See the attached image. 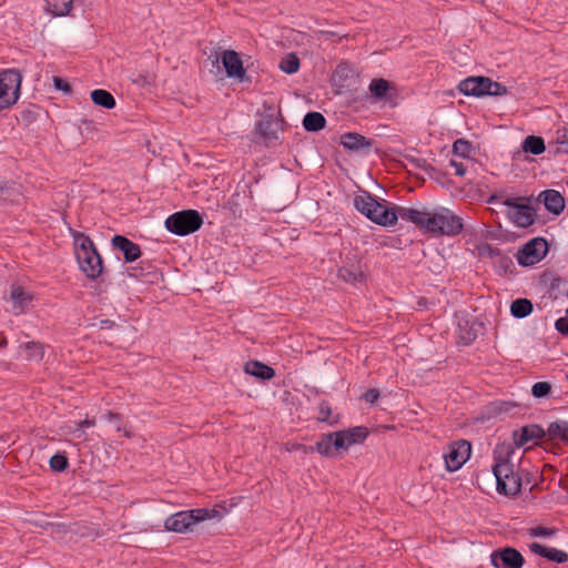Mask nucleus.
<instances>
[{"label":"nucleus","instance_id":"6e6552de","mask_svg":"<svg viewBox=\"0 0 568 568\" xmlns=\"http://www.w3.org/2000/svg\"><path fill=\"white\" fill-rule=\"evenodd\" d=\"M548 252V242L542 237L528 241L517 253L521 266H531L540 262Z\"/></svg>","mask_w":568,"mask_h":568},{"label":"nucleus","instance_id":"f8f14e48","mask_svg":"<svg viewBox=\"0 0 568 568\" xmlns=\"http://www.w3.org/2000/svg\"><path fill=\"white\" fill-rule=\"evenodd\" d=\"M495 568H521L525 564L523 555L513 547L494 550L490 555Z\"/></svg>","mask_w":568,"mask_h":568},{"label":"nucleus","instance_id":"3c124183","mask_svg":"<svg viewBox=\"0 0 568 568\" xmlns=\"http://www.w3.org/2000/svg\"><path fill=\"white\" fill-rule=\"evenodd\" d=\"M487 252H488V256L495 262L501 254L503 252L498 248V247H494L491 245H487L486 247Z\"/></svg>","mask_w":568,"mask_h":568},{"label":"nucleus","instance_id":"09e8293b","mask_svg":"<svg viewBox=\"0 0 568 568\" xmlns=\"http://www.w3.org/2000/svg\"><path fill=\"white\" fill-rule=\"evenodd\" d=\"M566 313H567V316H565V317H560V318H558V320L556 321V323H555V327H556V329H557L560 334H562V335H565V336H568V307H567Z\"/></svg>","mask_w":568,"mask_h":568},{"label":"nucleus","instance_id":"dca6fc26","mask_svg":"<svg viewBox=\"0 0 568 568\" xmlns=\"http://www.w3.org/2000/svg\"><path fill=\"white\" fill-rule=\"evenodd\" d=\"M547 437V429L541 426L532 424L521 427L514 432V440L518 447H523L528 443Z\"/></svg>","mask_w":568,"mask_h":568},{"label":"nucleus","instance_id":"37998d69","mask_svg":"<svg viewBox=\"0 0 568 568\" xmlns=\"http://www.w3.org/2000/svg\"><path fill=\"white\" fill-rule=\"evenodd\" d=\"M338 276L347 283H354L358 280L359 274L356 272H353L352 270H349L347 267H342L338 271Z\"/></svg>","mask_w":568,"mask_h":568},{"label":"nucleus","instance_id":"e433bc0d","mask_svg":"<svg viewBox=\"0 0 568 568\" xmlns=\"http://www.w3.org/2000/svg\"><path fill=\"white\" fill-rule=\"evenodd\" d=\"M556 143L558 153H568V129L560 128L556 131Z\"/></svg>","mask_w":568,"mask_h":568},{"label":"nucleus","instance_id":"bf43d9fd","mask_svg":"<svg viewBox=\"0 0 568 568\" xmlns=\"http://www.w3.org/2000/svg\"><path fill=\"white\" fill-rule=\"evenodd\" d=\"M115 426L118 432H122L123 427L121 426V422H115Z\"/></svg>","mask_w":568,"mask_h":568},{"label":"nucleus","instance_id":"5fc2aeb1","mask_svg":"<svg viewBox=\"0 0 568 568\" xmlns=\"http://www.w3.org/2000/svg\"><path fill=\"white\" fill-rule=\"evenodd\" d=\"M37 348L38 351H41V346L34 342L28 343L27 348Z\"/></svg>","mask_w":568,"mask_h":568},{"label":"nucleus","instance_id":"423d86ee","mask_svg":"<svg viewBox=\"0 0 568 568\" xmlns=\"http://www.w3.org/2000/svg\"><path fill=\"white\" fill-rule=\"evenodd\" d=\"M203 224L201 214L195 210H184L171 214L165 220V227L176 235H189L196 232Z\"/></svg>","mask_w":568,"mask_h":568},{"label":"nucleus","instance_id":"aec40b11","mask_svg":"<svg viewBox=\"0 0 568 568\" xmlns=\"http://www.w3.org/2000/svg\"><path fill=\"white\" fill-rule=\"evenodd\" d=\"M529 549L531 552L557 564H562L568 560V554L565 551L556 548H547L539 542L530 544Z\"/></svg>","mask_w":568,"mask_h":568},{"label":"nucleus","instance_id":"9d476101","mask_svg":"<svg viewBox=\"0 0 568 568\" xmlns=\"http://www.w3.org/2000/svg\"><path fill=\"white\" fill-rule=\"evenodd\" d=\"M283 130V121L273 113H265L255 125V131L268 144L280 140L278 132Z\"/></svg>","mask_w":568,"mask_h":568},{"label":"nucleus","instance_id":"864d4df0","mask_svg":"<svg viewBox=\"0 0 568 568\" xmlns=\"http://www.w3.org/2000/svg\"><path fill=\"white\" fill-rule=\"evenodd\" d=\"M296 449L297 450H302L304 454H311V453H314L316 450V446L313 447V446H306V445H302V444H296Z\"/></svg>","mask_w":568,"mask_h":568},{"label":"nucleus","instance_id":"1a4fd4ad","mask_svg":"<svg viewBox=\"0 0 568 568\" xmlns=\"http://www.w3.org/2000/svg\"><path fill=\"white\" fill-rule=\"evenodd\" d=\"M470 452V443L465 439H459L450 444L448 452L444 454L446 469L448 471L458 470L468 460Z\"/></svg>","mask_w":568,"mask_h":568},{"label":"nucleus","instance_id":"0eeeda50","mask_svg":"<svg viewBox=\"0 0 568 568\" xmlns=\"http://www.w3.org/2000/svg\"><path fill=\"white\" fill-rule=\"evenodd\" d=\"M21 80L20 72L14 69L0 72V111L8 109L17 102Z\"/></svg>","mask_w":568,"mask_h":568},{"label":"nucleus","instance_id":"39448f33","mask_svg":"<svg viewBox=\"0 0 568 568\" xmlns=\"http://www.w3.org/2000/svg\"><path fill=\"white\" fill-rule=\"evenodd\" d=\"M524 201H528V199L507 196L503 200V195L499 194H493L488 199V203L490 204L500 203L507 206V215L515 225L520 227H528L534 224L536 212L532 206L523 203Z\"/></svg>","mask_w":568,"mask_h":568},{"label":"nucleus","instance_id":"c85d7f7f","mask_svg":"<svg viewBox=\"0 0 568 568\" xmlns=\"http://www.w3.org/2000/svg\"><path fill=\"white\" fill-rule=\"evenodd\" d=\"M374 201L375 197L371 193L365 192L363 195H356L354 197V206L358 212L369 219Z\"/></svg>","mask_w":568,"mask_h":568},{"label":"nucleus","instance_id":"4be33fe9","mask_svg":"<svg viewBox=\"0 0 568 568\" xmlns=\"http://www.w3.org/2000/svg\"><path fill=\"white\" fill-rule=\"evenodd\" d=\"M547 437L550 440H561L568 443V422L555 420L548 425Z\"/></svg>","mask_w":568,"mask_h":568},{"label":"nucleus","instance_id":"9b49d317","mask_svg":"<svg viewBox=\"0 0 568 568\" xmlns=\"http://www.w3.org/2000/svg\"><path fill=\"white\" fill-rule=\"evenodd\" d=\"M402 210H410V207L395 206L389 209L375 199L369 220L383 226H392L396 224L398 219H402Z\"/></svg>","mask_w":568,"mask_h":568},{"label":"nucleus","instance_id":"20e7f679","mask_svg":"<svg viewBox=\"0 0 568 568\" xmlns=\"http://www.w3.org/2000/svg\"><path fill=\"white\" fill-rule=\"evenodd\" d=\"M217 517H220V511L214 508L182 510L169 516L164 521V527L169 531L184 534L186 531H193V527L197 523Z\"/></svg>","mask_w":568,"mask_h":568},{"label":"nucleus","instance_id":"58836bf2","mask_svg":"<svg viewBox=\"0 0 568 568\" xmlns=\"http://www.w3.org/2000/svg\"><path fill=\"white\" fill-rule=\"evenodd\" d=\"M318 413H320V415L317 417L318 422H326V423H329L331 425L336 423V420H333V422L329 420V417L332 415V407L327 400L320 402Z\"/></svg>","mask_w":568,"mask_h":568},{"label":"nucleus","instance_id":"b1692460","mask_svg":"<svg viewBox=\"0 0 568 568\" xmlns=\"http://www.w3.org/2000/svg\"><path fill=\"white\" fill-rule=\"evenodd\" d=\"M334 449H336V435L334 433L324 434L316 443V452L322 456H333Z\"/></svg>","mask_w":568,"mask_h":568},{"label":"nucleus","instance_id":"c756f323","mask_svg":"<svg viewBox=\"0 0 568 568\" xmlns=\"http://www.w3.org/2000/svg\"><path fill=\"white\" fill-rule=\"evenodd\" d=\"M389 89L390 82L385 79H374L369 84V92L377 100H385Z\"/></svg>","mask_w":568,"mask_h":568},{"label":"nucleus","instance_id":"4468645a","mask_svg":"<svg viewBox=\"0 0 568 568\" xmlns=\"http://www.w3.org/2000/svg\"><path fill=\"white\" fill-rule=\"evenodd\" d=\"M220 59L229 78L239 79L240 81L244 80L246 71L236 51L224 50Z\"/></svg>","mask_w":568,"mask_h":568},{"label":"nucleus","instance_id":"13d9d810","mask_svg":"<svg viewBox=\"0 0 568 568\" xmlns=\"http://www.w3.org/2000/svg\"><path fill=\"white\" fill-rule=\"evenodd\" d=\"M8 344L7 338L4 336H0V347H6Z\"/></svg>","mask_w":568,"mask_h":568},{"label":"nucleus","instance_id":"c9c22d12","mask_svg":"<svg viewBox=\"0 0 568 568\" xmlns=\"http://www.w3.org/2000/svg\"><path fill=\"white\" fill-rule=\"evenodd\" d=\"M50 468L54 471H64L69 467L68 457L64 454H55L50 458Z\"/></svg>","mask_w":568,"mask_h":568},{"label":"nucleus","instance_id":"a211bd4d","mask_svg":"<svg viewBox=\"0 0 568 568\" xmlns=\"http://www.w3.org/2000/svg\"><path fill=\"white\" fill-rule=\"evenodd\" d=\"M538 200L542 201L546 210L555 215H559L565 209V199L556 190L542 191Z\"/></svg>","mask_w":568,"mask_h":568},{"label":"nucleus","instance_id":"c03bdc74","mask_svg":"<svg viewBox=\"0 0 568 568\" xmlns=\"http://www.w3.org/2000/svg\"><path fill=\"white\" fill-rule=\"evenodd\" d=\"M487 88H488V92L486 93V95L498 97V95H503L507 92L506 87H504L499 82H495L493 80H491V85H489Z\"/></svg>","mask_w":568,"mask_h":568},{"label":"nucleus","instance_id":"a19ab883","mask_svg":"<svg viewBox=\"0 0 568 568\" xmlns=\"http://www.w3.org/2000/svg\"><path fill=\"white\" fill-rule=\"evenodd\" d=\"M557 532L556 528H548L542 526H536L528 529V535L531 537H552Z\"/></svg>","mask_w":568,"mask_h":568},{"label":"nucleus","instance_id":"393cba45","mask_svg":"<svg viewBox=\"0 0 568 568\" xmlns=\"http://www.w3.org/2000/svg\"><path fill=\"white\" fill-rule=\"evenodd\" d=\"M10 297L14 304V308L22 312L28 303L32 301V296L22 286H12Z\"/></svg>","mask_w":568,"mask_h":568},{"label":"nucleus","instance_id":"5701e85b","mask_svg":"<svg viewBox=\"0 0 568 568\" xmlns=\"http://www.w3.org/2000/svg\"><path fill=\"white\" fill-rule=\"evenodd\" d=\"M326 119L320 112H308L303 119V126L308 132H317L325 128Z\"/></svg>","mask_w":568,"mask_h":568},{"label":"nucleus","instance_id":"4d7b16f0","mask_svg":"<svg viewBox=\"0 0 568 568\" xmlns=\"http://www.w3.org/2000/svg\"><path fill=\"white\" fill-rule=\"evenodd\" d=\"M122 432L126 438H131L133 436L132 432L126 429L125 427L122 428Z\"/></svg>","mask_w":568,"mask_h":568},{"label":"nucleus","instance_id":"a18cd8bd","mask_svg":"<svg viewBox=\"0 0 568 568\" xmlns=\"http://www.w3.org/2000/svg\"><path fill=\"white\" fill-rule=\"evenodd\" d=\"M95 425V420L94 419H83V420H80V422H74V430L73 433H79L77 435L78 438H81L82 435H83V432H81V428H84V427H92Z\"/></svg>","mask_w":568,"mask_h":568},{"label":"nucleus","instance_id":"a878e982","mask_svg":"<svg viewBox=\"0 0 568 568\" xmlns=\"http://www.w3.org/2000/svg\"><path fill=\"white\" fill-rule=\"evenodd\" d=\"M48 12L55 17H64L70 13L73 0H45Z\"/></svg>","mask_w":568,"mask_h":568},{"label":"nucleus","instance_id":"ddd939ff","mask_svg":"<svg viewBox=\"0 0 568 568\" xmlns=\"http://www.w3.org/2000/svg\"><path fill=\"white\" fill-rule=\"evenodd\" d=\"M336 435V450L347 449L355 444H362L369 435L365 426H355L348 429L334 432Z\"/></svg>","mask_w":568,"mask_h":568},{"label":"nucleus","instance_id":"6ab92c4d","mask_svg":"<svg viewBox=\"0 0 568 568\" xmlns=\"http://www.w3.org/2000/svg\"><path fill=\"white\" fill-rule=\"evenodd\" d=\"M341 144L349 151H359L372 146L373 141L356 132H347L341 135Z\"/></svg>","mask_w":568,"mask_h":568},{"label":"nucleus","instance_id":"473e14b6","mask_svg":"<svg viewBox=\"0 0 568 568\" xmlns=\"http://www.w3.org/2000/svg\"><path fill=\"white\" fill-rule=\"evenodd\" d=\"M471 150H473L471 144L464 139H458L453 144L454 155L460 156V158L465 159L467 162L470 161L469 154H470Z\"/></svg>","mask_w":568,"mask_h":568},{"label":"nucleus","instance_id":"f257e3e1","mask_svg":"<svg viewBox=\"0 0 568 568\" xmlns=\"http://www.w3.org/2000/svg\"><path fill=\"white\" fill-rule=\"evenodd\" d=\"M402 220L415 224L424 233L455 236L463 229V219L444 206L402 210Z\"/></svg>","mask_w":568,"mask_h":568},{"label":"nucleus","instance_id":"6e6d98bb","mask_svg":"<svg viewBox=\"0 0 568 568\" xmlns=\"http://www.w3.org/2000/svg\"><path fill=\"white\" fill-rule=\"evenodd\" d=\"M101 324H102V326H101L102 328H104V327H111V326L113 325V322H112V321L106 320V321H102V322H101Z\"/></svg>","mask_w":568,"mask_h":568},{"label":"nucleus","instance_id":"f704fd0d","mask_svg":"<svg viewBox=\"0 0 568 568\" xmlns=\"http://www.w3.org/2000/svg\"><path fill=\"white\" fill-rule=\"evenodd\" d=\"M494 265L500 275L507 274L514 268L513 260L504 253L494 262Z\"/></svg>","mask_w":568,"mask_h":568},{"label":"nucleus","instance_id":"72a5a7b5","mask_svg":"<svg viewBox=\"0 0 568 568\" xmlns=\"http://www.w3.org/2000/svg\"><path fill=\"white\" fill-rule=\"evenodd\" d=\"M477 337V333L474 331L471 326H469L468 322L464 325L459 324L458 326V338L464 345L471 344Z\"/></svg>","mask_w":568,"mask_h":568},{"label":"nucleus","instance_id":"7ed1b4c3","mask_svg":"<svg viewBox=\"0 0 568 568\" xmlns=\"http://www.w3.org/2000/svg\"><path fill=\"white\" fill-rule=\"evenodd\" d=\"M70 234L74 242L75 255L81 271L89 278L99 277L103 271V262L93 241L84 233L72 229Z\"/></svg>","mask_w":568,"mask_h":568},{"label":"nucleus","instance_id":"7c9ffc66","mask_svg":"<svg viewBox=\"0 0 568 568\" xmlns=\"http://www.w3.org/2000/svg\"><path fill=\"white\" fill-rule=\"evenodd\" d=\"M523 149L525 152L539 155L545 151V142L540 136L529 135L524 140Z\"/></svg>","mask_w":568,"mask_h":568},{"label":"nucleus","instance_id":"bb28decb","mask_svg":"<svg viewBox=\"0 0 568 568\" xmlns=\"http://www.w3.org/2000/svg\"><path fill=\"white\" fill-rule=\"evenodd\" d=\"M91 100L95 105L104 109H113L115 106L114 97L106 90L95 89L91 92Z\"/></svg>","mask_w":568,"mask_h":568},{"label":"nucleus","instance_id":"603ef678","mask_svg":"<svg viewBox=\"0 0 568 568\" xmlns=\"http://www.w3.org/2000/svg\"><path fill=\"white\" fill-rule=\"evenodd\" d=\"M108 422H121L122 420V416L118 413H113L111 410H109L106 414H104L103 416Z\"/></svg>","mask_w":568,"mask_h":568},{"label":"nucleus","instance_id":"cd10ccee","mask_svg":"<svg viewBox=\"0 0 568 568\" xmlns=\"http://www.w3.org/2000/svg\"><path fill=\"white\" fill-rule=\"evenodd\" d=\"M534 305L528 298H517L510 305V313L516 318H524L531 314Z\"/></svg>","mask_w":568,"mask_h":568},{"label":"nucleus","instance_id":"f3484780","mask_svg":"<svg viewBox=\"0 0 568 568\" xmlns=\"http://www.w3.org/2000/svg\"><path fill=\"white\" fill-rule=\"evenodd\" d=\"M112 245L123 253L124 261L128 263L134 262L141 256L140 246L123 235H114Z\"/></svg>","mask_w":568,"mask_h":568},{"label":"nucleus","instance_id":"4c0bfd02","mask_svg":"<svg viewBox=\"0 0 568 568\" xmlns=\"http://www.w3.org/2000/svg\"><path fill=\"white\" fill-rule=\"evenodd\" d=\"M551 392V385L548 382H537L531 387V394L535 398L547 397Z\"/></svg>","mask_w":568,"mask_h":568},{"label":"nucleus","instance_id":"412c9836","mask_svg":"<svg viewBox=\"0 0 568 568\" xmlns=\"http://www.w3.org/2000/svg\"><path fill=\"white\" fill-rule=\"evenodd\" d=\"M244 372L263 381H268L275 375V372L271 366L258 361L247 362L244 366Z\"/></svg>","mask_w":568,"mask_h":568},{"label":"nucleus","instance_id":"2eb2a0df","mask_svg":"<svg viewBox=\"0 0 568 568\" xmlns=\"http://www.w3.org/2000/svg\"><path fill=\"white\" fill-rule=\"evenodd\" d=\"M491 85V79L486 77H469L458 84L459 91L465 95L481 97L486 95Z\"/></svg>","mask_w":568,"mask_h":568},{"label":"nucleus","instance_id":"79ce46f5","mask_svg":"<svg viewBox=\"0 0 568 568\" xmlns=\"http://www.w3.org/2000/svg\"><path fill=\"white\" fill-rule=\"evenodd\" d=\"M467 161L464 162L463 160H457V159H450L449 161V165L452 168H454L455 170V174L457 176H464L466 174V171H467Z\"/></svg>","mask_w":568,"mask_h":568},{"label":"nucleus","instance_id":"f03ea898","mask_svg":"<svg viewBox=\"0 0 568 568\" xmlns=\"http://www.w3.org/2000/svg\"><path fill=\"white\" fill-rule=\"evenodd\" d=\"M514 449L510 445H498L494 449L493 473L497 483V491L506 496H516L521 490V477L514 470L510 456Z\"/></svg>","mask_w":568,"mask_h":568},{"label":"nucleus","instance_id":"ea45409f","mask_svg":"<svg viewBox=\"0 0 568 568\" xmlns=\"http://www.w3.org/2000/svg\"><path fill=\"white\" fill-rule=\"evenodd\" d=\"M352 72V69L346 62H341L337 64L335 71L333 72V80L335 82L344 81L348 74Z\"/></svg>","mask_w":568,"mask_h":568},{"label":"nucleus","instance_id":"8fccbe9b","mask_svg":"<svg viewBox=\"0 0 568 568\" xmlns=\"http://www.w3.org/2000/svg\"><path fill=\"white\" fill-rule=\"evenodd\" d=\"M379 390L376 388H369L364 394V399L369 404H375L379 398Z\"/></svg>","mask_w":568,"mask_h":568},{"label":"nucleus","instance_id":"2f4dec72","mask_svg":"<svg viewBox=\"0 0 568 568\" xmlns=\"http://www.w3.org/2000/svg\"><path fill=\"white\" fill-rule=\"evenodd\" d=\"M301 65L300 59L295 53H287L280 62V69L287 73L294 74L298 71Z\"/></svg>","mask_w":568,"mask_h":568},{"label":"nucleus","instance_id":"49530a36","mask_svg":"<svg viewBox=\"0 0 568 568\" xmlns=\"http://www.w3.org/2000/svg\"><path fill=\"white\" fill-rule=\"evenodd\" d=\"M406 160L414 169H422L424 171H428V169H430V165L427 164L424 159L407 156Z\"/></svg>","mask_w":568,"mask_h":568},{"label":"nucleus","instance_id":"de8ad7c7","mask_svg":"<svg viewBox=\"0 0 568 568\" xmlns=\"http://www.w3.org/2000/svg\"><path fill=\"white\" fill-rule=\"evenodd\" d=\"M53 85L57 90H60L64 93H71L72 92V88L71 85L64 81L62 78L60 77H53Z\"/></svg>","mask_w":568,"mask_h":568}]
</instances>
